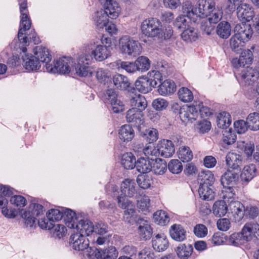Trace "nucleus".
<instances>
[{
	"instance_id": "1",
	"label": "nucleus",
	"mask_w": 259,
	"mask_h": 259,
	"mask_svg": "<svg viewBox=\"0 0 259 259\" xmlns=\"http://www.w3.org/2000/svg\"><path fill=\"white\" fill-rule=\"evenodd\" d=\"M20 10L21 13V21L20 28L18 33V38L20 43L27 46L29 43V36H23L25 32L29 30L31 25V21L28 17L27 3L25 1L20 4Z\"/></svg>"
},
{
	"instance_id": "2",
	"label": "nucleus",
	"mask_w": 259,
	"mask_h": 259,
	"mask_svg": "<svg viewBox=\"0 0 259 259\" xmlns=\"http://www.w3.org/2000/svg\"><path fill=\"white\" fill-rule=\"evenodd\" d=\"M161 22L156 18H149L144 20L141 25V29L143 34L150 37H161Z\"/></svg>"
},
{
	"instance_id": "3",
	"label": "nucleus",
	"mask_w": 259,
	"mask_h": 259,
	"mask_svg": "<svg viewBox=\"0 0 259 259\" xmlns=\"http://www.w3.org/2000/svg\"><path fill=\"white\" fill-rule=\"evenodd\" d=\"M119 48L122 54L135 56L139 53L140 44L130 36L124 35L119 40Z\"/></svg>"
},
{
	"instance_id": "4",
	"label": "nucleus",
	"mask_w": 259,
	"mask_h": 259,
	"mask_svg": "<svg viewBox=\"0 0 259 259\" xmlns=\"http://www.w3.org/2000/svg\"><path fill=\"white\" fill-rule=\"evenodd\" d=\"M44 206L39 204L32 203L27 211L22 210L21 216L26 227H32L35 223L36 218L43 213Z\"/></svg>"
},
{
	"instance_id": "5",
	"label": "nucleus",
	"mask_w": 259,
	"mask_h": 259,
	"mask_svg": "<svg viewBox=\"0 0 259 259\" xmlns=\"http://www.w3.org/2000/svg\"><path fill=\"white\" fill-rule=\"evenodd\" d=\"M71 58L63 57L56 60L54 65H47L46 71L50 73L60 74L68 73L70 71V65L72 63Z\"/></svg>"
},
{
	"instance_id": "6",
	"label": "nucleus",
	"mask_w": 259,
	"mask_h": 259,
	"mask_svg": "<svg viewBox=\"0 0 259 259\" xmlns=\"http://www.w3.org/2000/svg\"><path fill=\"white\" fill-rule=\"evenodd\" d=\"M236 77L242 85L247 86L253 84L258 78V73L252 67H247L243 69Z\"/></svg>"
},
{
	"instance_id": "7",
	"label": "nucleus",
	"mask_w": 259,
	"mask_h": 259,
	"mask_svg": "<svg viewBox=\"0 0 259 259\" xmlns=\"http://www.w3.org/2000/svg\"><path fill=\"white\" fill-rule=\"evenodd\" d=\"M214 7L213 0H199L197 7L194 8L195 15L201 18L207 17Z\"/></svg>"
},
{
	"instance_id": "8",
	"label": "nucleus",
	"mask_w": 259,
	"mask_h": 259,
	"mask_svg": "<svg viewBox=\"0 0 259 259\" xmlns=\"http://www.w3.org/2000/svg\"><path fill=\"white\" fill-rule=\"evenodd\" d=\"M69 240L70 245L76 250L82 251L89 247V240L82 234L74 233L71 235Z\"/></svg>"
},
{
	"instance_id": "9",
	"label": "nucleus",
	"mask_w": 259,
	"mask_h": 259,
	"mask_svg": "<svg viewBox=\"0 0 259 259\" xmlns=\"http://www.w3.org/2000/svg\"><path fill=\"white\" fill-rule=\"evenodd\" d=\"M92 58L89 54L80 55L75 66L76 73L81 76H86L89 73V65L91 63Z\"/></svg>"
},
{
	"instance_id": "10",
	"label": "nucleus",
	"mask_w": 259,
	"mask_h": 259,
	"mask_svg": "<svg viewBox=\"0 0 259 259\" xmlns=\"http://www.w3.org/2000/svg\"><path fill=\"white\" fill-rule=\"evenodd\" d=\"M126 119L127 122L131 123L132 125L139 130L144 122L143 112L136 108H131L127 111Z\"/></svg>"
},
{
	"instance_id": "11",
	"label": "nucleus",
	"mask_w": 259,
	"mask_h": 259,
	"mask_svg": "<svg viewBox=\"0 0 259 259\" xmlns=\"http://www.w3.org/2000/svg\"><path fill=\"white\" fill-rule=\"evenodd\" d=\"M254 15L253 8L248 4H240L237 8V16L241 23L250 21Z\"/></svg>"
},
{
	"instance_id": "12",
	"label": "nucleus",
	"mask_w": 259,
	"mask_h": 259,
	"mask_svg": "<svg viewBox=\"0 0 259 259\" xmlns=\"http://www.w3.org/2000/svg\"><path fill=\"white\" fill-rule=\"evenodd\" d=\"M229 207L232 215V221L235 223L240 222L245 215L244 206L239 201H231L229 204Z\"/></svg>"
},
{
	"instance_id": "13",
	"label": "nucleus",
	"mask_w": 259,
	"mask_h": 259,
	"mask_svg": "<svg viewBox=\"0 0 259 259\" xmlns=\"http://www.w3.org/2000/svg\"><path fill=\"white\" fill-rule=\"evenodd\" d=\"M234 31L235 35L245 41H248L253 33L251 25L246 23L237 24L234 28Z\"/></svg>"
},
{
	"instance_id": "14",
	"label": "nucleus",
	"mask_w": 259,
	"mask_h": 259,
	"mask_svg": "<svg viewBox=\"0 0 259 259\" xmlns=\"http://www.w3.org/2000/svg\"><path fill=\"white\" fill-rule=\"evenodd\" d=\"M252 60L253 54L250 50H247L242 53L238 58H233L231 61V64L234 68H238L244 67L246 65L251 64Z\"/></svg>"
},
{
	"instance_id": "15",
	"label": "nucleus",
	"mask_w": 259,
	"mask_h": 259,
	"mask_svg": "<svg viewBox=\"0 0 259 259\" xmlns=\"http://www.w3.org/2000/svg\"><path fill=\"white\" fill-rule=\"evenodd\" d=\"M198 115V112L194 103L191 105L183 107L180 112L179 116L183 122H187L189 121L192 122L193 120H196Z\"/></svg>"
},
{
	"instance_id": "16",
	"label": "nucleus",
	"mask_w": 259,
	"mask_h": 259,
	"mask_svg": "<svg viewBox=\"0 0 259 259\" xmlns=\"http://www.w3.org/2000/svg\"><path fill=\"white\" fill-rule=\"evenodd\" d=\"M136 187V184L134 180L125 179L120 184V195L130 198L134 197L137 194Z\"/></svg>"
},
{
	"instance_id": "17",
	"label": "nucleus",
	"mask_w": 259,
	"mask_h": 259,
	"mask_svg": "<svg viewBox=\"0 0 259 259\" xmlns=\"http://www.w3.org/2000/svg\"><path fill=\"white\" fill-rule=\"evenodd\" d=\"M135 87L139 92L146 94L151 91L152 88L156 87V83L149 80V77L143 76L135 82Z\"/></svg>"
},
{
	"instance_id": "18",
	"label": "nucleus",
	"mask_w": 259,
	"mask_h": 259,
	"mask_svg": "<svg viewBox=\"0 0 259 259\" xmlns=\"http://www.w3.org/2000/svg\"><path fill=\"white\" fill-rule=\"evenodd\" d=\"M74 229H76V233L82 234L84 236H89L94 232V226L90 220L82 219L76 223Z\"/></svg>"
},
{
	"instance_id": "19",
	"label": "nucleus",
	"mask_w": 259,
	"mask_h": 259,
	"mask_svg": "<svg viewBox=\"0 0 259 259\" xmlns=\"http://www.w3.org/2000/svg\"><path fill=\"white\" fill-rule=\"evenodd\" d=\"M105 13L111 19H116L118 17L120 11L119 4L115 1H108L102 4Z\"/></svg>"
},
{
	"instance_id": "20",
	"label": "nucleus",
	"mask_w": 259,
	"mask_h": 259,
	"mask_svg": "<svg viewBox=\"0 0 259 259\" xmlns=\"http://www.w3.org/2000/svg\"><path fill=\"white\" fill-rule=\"evenodd\" d=\"M158 153L164 157L172 156L175 153V148L172 142L168 140L163 139L160 141L158 146Z\"/></svg>"
},
{
	"instance_id": "21",
	"label": "nucleus",
	"mask_w": 259,
	"mask_h": 259,
	"mask_svg": "<svg viewBox=\"0 0 259 259\" xmlns=\"http://www.w3.org/2000/svg\"><path fill=\"white\" fill-rule=\"evenodd\" d=\"M34 53L39 62L45 63V67L47 69V65H50L49 62L52 60V56L49 50L42 46H37L34 49Z\"/></svg>"
},
{
	"instance_id": "22",
	"label": "nucleus",
	"mask_w": 259,
	"mask_h": 259,
	"mask_svg": "<svg viewBox=\"0 0 259 259\" xmlns=\"http://www.w3.org/2000/svg\"><path fill=\"white\" fill-rule=\"evenodd\" d=\"M136 198L138 207L142 212L148 211L150 206V200L149 197L145 193V192L141 190H137Z\"/></svg>"
},
{
	"instance_id": "23",
	"label": "nucleus",
	"mask_w": 259,
	"mask_h": 259,
	"mask_svg": "<svg viewBox=\"0 0 259 259\" xmlns=\"http://www.w3.org/2000/svg\"><path fill=\"white\" fill-rule=\"evenodd\" d=\"M111 50V46L98 45L92 52V55L96 60L102 61L110 56Z\"/></svg>"
},
{
	"instance_id": "24",
	"label": "nucleus",
	"mask_w": 259,
	"mask_h": 259,
	"mask_svg": "<svg viewBox=\"0 0 259 259\" xmlns=\"http://www.w3.org/2000/svg\"><path fill=\"white\" fill-rule=\"evenodd\" d=\"M153 248L158 251H162L167 249L168 246V241L164 234H157L152 239Z\"/></svg>"
},
{
	"instance_id": "25",
	"label": "nucleus",
	"mask_w": 259,
	"mask_h": 259,
	"mask_svg": "<svg viewBox=\"0 0 259 259\" xmlns=\"http://www.w3.org/2000/svg\"><path fill=\"white\" fill-rule=\"evenodd\" d=\"M226 164L233 169H238L242 164L241 156L233 152H229L226 157Z\"/></svg>"
},
{
	"instance_id": "26",
	"label": "nucleus",
	"mask_w": 259,
	"mask_h": 259,
	"mask_svg": "<svg viewBox=\"0 0 259 259\" xmlns=\"http://www.w3.org/2000/svg\"><path fill=\"white\" fill-rule=\"evenodd\" d=\"M175 251L180 259H188L192 254L193 247L189 243H182L179 244Z\"/></svg>"
},
{
	"instance_id": "27",
	"label": "nucleus",
	"mask_w": 259,
	"mask_h": 259,
	"mask_svg": "<svg viewBox=\"0 0 259 259\" xmlns=\"http://www.w3.org/2000/svg\"><path fill=\"white\" fill-rule=\"evenodd\" d=\"M176 90L175 82L170 79H166L158 85V92L160 95L167 96L171 95Z\"/></svg>"
},
{
	"instance_id": "28",
	"label": "nucleus",
	"mask_w": 259,
	"mask_h": 259,
	"mask_svg": "<svg viewBox=\"0 0 259 259\" xmlns=\"http://www.w3.org/2000/svg\"><path fill=\"white\" fill-rule=\"evenodd\" d=\"M171 237L177 241L181 242L186 238V231L180 225L174 224L169 230Z\"/></svg>"
},
{
	"instance_id": "29",
	"label": "nucleus",
	"mask_w": 259,
	"mask_h": 259,
	"mask_svg": "<svg viewBox=\"0 0 259 259\" xmlns=\"http://www.w3.org/2000/svg\"><path fill=\"white\" fill-rule=\"evenodd\" d=\"M130 104L132 108H136L139 111L143 112L147 106V102L145 98L140 94L135 95L130 99Z\"/></svg>"
},
{
	"instance_id": "30",
	"label": "nucleus",
	"mask_w": 259,
	"mask_h": 259,
	"mask_svg": "<svg viewBox=\"0 0 259 259\" xmlns=\"http://www.w3.org/2000/svg\"><path fill=\"white\" fill-rule=\"evenodd\" d=\"M22 58L26 69L30 71H35L40 68V62L35 56H29L28 54H25V56H22Z\"/></svg>"
},
{
	"instance_id": "31",
	"label": "nucleus",
	"mask_w": 259,
	"mask_h": 259,
	"mask_svg": "<svg viewBox=\"0 0 259 259\" xmlns=\"http://www.w3.org/2000/svg\"><path fill=\"white\" fill-rule=\"evenodd\" d=\"M152 159L150 160L148 158L141 157L138 159L135 167L140 173H148L152 169Z\"/></svg>"
},
{
	"instance_id": "32",
	"label": "nucleus",
	"mask_w": 259,
	"mask_h": 259,
	"mask_svg": "<svg viewBox=\"0 0 259 259\" xmlns=\"http://www.w3.org/2000/svg\"><path fill=\"white\" fill-rule=\"evenodd\" d=\"M135 136V132L132 127L128 124L122 125L119 130L120 139L124 142L131 141Z\"/></svg>"
},
{
	"instance_id": "33",
	"label": "nucleus",
	"mask_w": 259,
	"mask_h": 259,
	"mask_svg": "<svg viewBox=\"0 0 259 259\" xmlns=\"http://www.w3.org/2000/svg\"><path fill=\"white\" fill-rule=\"evenodd\" d=\"M152 169L151 171L156 175H162L164 174L167 169V165L165 160L160 158H156L152 160Z\"/></svg>"
},
{
	"instance_id": "34",
	"label": "nucleus",
	"mask_w": 259,
	"mask_h": 259,
	"mask_svg": "<svg viewBox=\"0 0 259 259\" xmlns=\"http://www.w3.org/2000/svg\"><path fill=\"white\" fill-rule=\"evenodd\" d=\"M239 179L237 173L233 170H227L221 177V183L225 186V185H235Z\"/></svg>"
},
{
	"instance_id": "35",
	"label": "nucleus",
	"mask_w": 259,
	"mask_h": 259,
	"mask_svg": "<svg viewBox=\"0 0 259 259\" xmlns=\"http://www.w3.org/2000/svg\"><path fill=\"white\" fill-rule=\"evenodd\" d=\"M198 181L200 185L204 184L212 186L214 182V177L211 171L203 170L199 174Z\"/></svg>"
},
{
	"instance_id": "36",
	"label": "nucleus",
	"mask_w": 259,
	"mask_h": 259,
	"mask_svg": "<svg viewBox=\"0 0 259 259\" xmlns=\"http://www.w3.org/2000/svg\"><path fill=\"white\" fill-rule=\"evenodd\" d=\"M211 187L204 184L199 185L198 193L200 197L203 200L210 201L214 199V192Z\"/></svg>"
},
{
	"instance_id": "37",
	"label": "nucleus",
	"mask_w": 259,
	"mask_h": 259,
	"mask_svg": "<svg viewBox=\"0 0 259 259\" xmlns=\"http://www.w3.org/2000/svg\"><path fill=\"white\" fill-rule=\"evenodd\" d=\"M113 82L115 87L120 90H125L130 86L128 78L121 74H116L113 77Z\"/></svg>"
},
{
	"instance_id": "38",
	"label": "nucleus",
	"mask_w": 259,
	"mask_h": 259,
	"mask_svg": "<svg viewBox=\"0 0 259 259\" xmlns=\"http://www.w3.org/2000/svg\"><path fill=\"white\" fill-rule=\"evenodd\" d=\"M228 207L224 200H219L215 202L212 207V212L217 217H224L227 212Z\"/></svg>"
},
{
	"instance_id": "39",
	"label": "nucleus",
	"mask_w": 259,
	"mask_h": 259,
	"mask_svg": "<svg viewBox=\"0 0 259 259\" xmlns=\"http://www.w3.org/2000/svg\"><path fill=\"white\" fill-rule=\"evenodd\" d=\"M136 158L131 152H127L122 155L121 159V164L125 169H133L135 167Z\"/></svg>"
},
{
	"instance_id": "40",
	"label": "nucleus",
	"mask_w": 259,
	"mask_h": 259,
	"mask_svg": "<svg viewBox=\"0 0 259 259\" xmlns=\"http://www.w3.org/2000/svg\"><path fill=\"white\" fill-rule=\"evenodd\" d=\"M255 172L256 168L254 165L250 164L245 166L240 175L242 181L248 182L254 177Z\"/></svg>"
},
{
	"instance_id": "41",
	"label": "nucleus",
	"mask_w": 259,
	"mask_h": 259,
	"mask_svg": "<svg viewBox=\"0 0 259 259\" xmlns=\"http://www.w3.org/2000/svg\"><path fill=\"white\" fill-rule=\"evenodd\" d=\"M138 230L140 237L145 240L149 239L152 236V229L146 221H142Z\"/></svg>"
},
{
	"instance_id": "42",
	"label": "nucleus",
	"mask_w": 259,
	"mask_h": 259,
	"mask_svg": "<svg viewBox=\"0 0 259 259\" xmlns=\"http://www.w3.org/2000/svg\"><path fill=\"white\" fill-rule=\"evenodd\" d=\"M231 31L230 25L226 21L222 22L218 25L217 33L221 38H228L231 34Z\"/></svg>"
},
{
	"instance_id": "43",
	"label": "nucleus",
	"mask_w": 259,
	"mask_h": 259,
	"mask_svg": "<svg viewBox=\"0 0 259 259\" xmlns=\"http://www.w3.org/2000/svg\"><path fill=\"white\" fill-rule=\"evenodd\" d=\"M109 18L108 15L103 10H101L96 13L94 21L98 27L102 28L108 23Z\"/></svg>"
},
{
	"instance_id": "44",
	"label": "nucleus",
	"mask_w": 259,
	"mask_h": 259,
	"mask_svg": "<svg viewBox=\"0 0 259 259\" xmlns=\"http://www.w3.org/2000/svg\"><path fill=\"white\" fill-rule=\"evenodd\" d=\"M63 217L66 224L69 228H74L76 222L75 213L70 209H66L63 211Z\"/></svg>"
},
{
	"instance_id": "45",
	"label": "nucleus",
	"mask_w": 259,
	"mask_h": 259,
	"mask_svg": "<svg viewBox=\"0 0 259 259\" xmlns=\"http://www.w3.org/2000/svg\"><path fill=\"white\" fill-rule=\"evenodd\" d=\"M179 99L184 103H188L193 101L194 98L192 91L187 88L182 87L178 92Z\"/></svg>"
},
{
	"instance_id": "46",
	"label": "nucleus",
	"mask_w": 259,
	"mask_h": 259,
	"mask_svg": "<svg viewBox=\"0 0 259 259\" xmlns=\"http://www.w3.org/2000/svg\"><path fill=\"white\" fill-rule=\"evenodd\" d=\"M255 227H258L256 223H246L244 225L241 233L243 240L247 241L251 238L252 235H254Z\"/></svg>"
},
{
	"instance_id": "47",
	"label": "nucleus",
	"mask_w": 259,
	"mask_h": 259,
	"mask_svg": "<svg viewBox=\"0 0 259 259\" xmlns=\"http://www.w3.org/2000/svg\"><path fill=\"white\" fill-rule=\"evenodd\" d=\"M249 128L253 131H257L259 130V113L253 112L250 113L247 118Z\"/></svg>"
},
{
	"instance_id": "48",
	"label": "nucleus",
	"mask_w": 259,
	"mask_h": 259,
	"mask_svg": "<svg viewBox=\"0 0 259 259\" xmlns=\"http://www.w3.org/2000/svg\"><path fill=\"white\" fill-rule=\"evenodd\" d=\"M153 219L156 223L161 226H165L169 221V218L167 213L162 210L155 212Z\"/></svg>"
},
{
	"instance_id": "49",
	"label": "nucleus",
	"mask_w": 259,
	"mask_h": 259,
	"mask_svg": "<svg viewBox=\"0 0 259 259\" xmlns=\"http://www.w3.org/2000/svg\"><path fill=\"white\" fill-rule=\"evenodd\" d=\"M218 119V125L222 128H227L231 123L230 115L226 112L220 113Z\"/></svg>"
},
{
	"instance_id": "50",
	"label": "nucleus",
	"mask_w": 259,
	"mask_h": 259,
	"mask_svg": "<svg viewBox=\"0 0 259 259\" xmlns=\"http://www.w3.org/2000/svg\"><path fill=\"white\" fill-rule=\"evenodd\" d=\"M181 37L186 41L192 42L195 41L198 37L197 31L194 28L190 27L183 31Z\"/></svg>"
},
{
	"instance_id": "51",
	"label": "nucleus",
	"mask_w": 259,
	"mask_h": 259,
	"mask_svg": "<svg viewBox=\"0 0 259 259\" xmlns=\"http://www.w3.org/2000/svg\"><path fill=\"white\" fill-rule=\"evenodd\" d=\"M178 157L183 162H188L192 159L193 154L189 147H183L179 149Z\"/></svg>"
},
{
	"instance_id": "52",
	"label": "nucleus",
	"mask_w": 259,
	"mask_h": 259,
	"mask_svg": "<svg viewBox=\"0 0 259 259\" xmlns=\"http://www.w3.org/2000/svg\"><path fill=\"white\" fill-rule=\"evenodd\" d=\"M222 14L223 12L221 10L216 9L214 7V8L210 11V13L207 15V20L213 24H215L221 20L222 17Z\"/></svg>"
},
{
	"instance_id": "53",
	"label": "nucleus",
	"mask_w": 259,
	"mask_h": 259,
	"mask_svg": "<svg viewBox=\"0 0 259 259\" xmlns=\"http://www.w3.org/2000/svg\"><path fill=\"white\" fill-rule=\"evenodd\" d=\"M137 70L144 71L148 70L150 67V61L148 58L141 56L139 57L135 62Z\"/></svg>"
},
{
	"instance_id": "54",
	"label": "nucleus",
	"mask_w": 259,
	"mask_h": 259,
	"mask_svg": "<svg viewBox=\"0 0 259 259\" xmlns=\"http://www.w3.org/2000/svg\"><path fill=\"white\" fill-rule=\"evenodd\" d=\"M47 217L52 224L55 221H59L63 217V211L57 209H51L47 213Z\"/></svg>"
},
{
	"instance_id": "55",
	"label": "nucleus",
	"mask_w": 259,
	"mask_h": 259,
	"mask_svg": "<svg viewBox=\"0 0 259 259\" xmlns=\"http://www.w3.org/2000/svg\"><path fill=\"white\" fill-rule=\"evenodd\" d=\"M236 136L231 132L225 131L222 137V146L226 148L227 146L233 144L236 141Z\"/></svg>"
},
{
	"instance_id": "56",
	"label": "nucleus",
	"mask_w": 259,
	"mask_h": 259,
	"mask_svg": "<svg viewBox=\"0 0 259 259\" xmlns=\"http://www.w3.org/2000/svg\"><path fill=\"white\" fill-rule=\"evenodd\" d=\"M194 105L196 106L198 114H200L201 117L206 118L210 116L212 113L209 108L204 106L201 102H194Z\"/></svg>"
},
{
	"instance_id": "57",
	"label": "nucleus",
	"mask_w": 259,
	"mask_h": 259,
	"mask_svg": "<svg viewBox=\"0 0 259 259\" xmlns=\"http://www.w3.org/2000/svg\"><path fill=\"white\" fill-rule=\"evenodd\" d=\"M116 66L118 68L123 69L129 73H133L137 71V68L135 62L132 63L118 60L116 62Z\"/></svg>"
},
{
	"instance_id": "58",
	"label": "nucleus",
	"mask_w": 259,
	"mask_h": 259,
	"mask_svg": "<svg viewBox=\"0 0 259 259\" xmlns=\"http://www.w3.org/2000/svg\"><path fill=\"white\" fill-rule=\"evenodd\" d=\"M87 255L89 259H104L103 249H100L95 247L87 248Z\"/></svg>"
},
{
	"instance_id": "59",
	"label": "nucleus",
	"mask_w": 259,
	"mask_h": 259,
	"mask_svg": "<svg viewBox=\"0 0 259 259\" xmlns=\"http://www.w3.org/2000/svg\"><path fill=\"white\" fill-rule=\"evenodd\" d=\"M242 240H243V237L241 233H234L226 239V241L229 245L238 246L242 243Z\"/></svg>"
},
{
	"instance_id": "60",
	"label": "nucleus",
	"mask_w": 259,
	"mask_h": 259,
	"mask_svg": "<svg viewBox=\"0 0 259 259\" xmlns=\"http://www.w3.org/2000/svg\"><path fill=\"white\" fill-rule=\"evenodd\" d=\"M168 168L171 172L178 174L182 171L183 165L179 160L172 159L168 163Z\"/></svg>"
},
{
	"instance_id": "61",
	"label": "nucleus",
	"mask_w": 259,
	"mask_h": 259,
	"mask_svg": "<svg viewBox=\"0 0 259 259\" xmlns=\"http://www.w3.org/2000/svg\"><path fill=\"white\" fill-rule=\"evenodd\" d=\"M137 182L140 188L146 189L151 186L152 180L147 176L139 175L137 178Z\"/></svg>"
},
{
	"instance_id": "62",
	"label": "nucleus",
	"mask_w": 259,
	"mask_h": 259,
	"mask_svg": "<svg viewBox=\"0 0 259 259\" xmlns=\"http://www.w3.org/2000/svg\"><path fill=\"white\" fill-rule=\"evenodd\" d=\"M136 212L135 206L134 204L131 205L128 208L125 209L124 211L123 219L125 222L128 224H132L134 222V214Z\"/></svg>"
},
{
	"instance_id": "63",
	"label": "nucleus",
	"mask_w": 259,
	"mask_h": 259,
	"mask_svg": "<svg viewBox=\"0 0 259 259\" xmlns=\"http://www.w3.org/2000/svg\"><path fill=\"white\" fill-rule=\"evenodd\" d=\"M104 259H116L118 252L114 246H110L108 248L103 249Z\"/></svg>"
},
{
	"instance_id": "64",
	"label": "nucleus",
	"mask_w": 259,
	"mask_h": 259,
	"mask_svg": "<svg viewBox=\"0 0 259 259\" xmlns=\"http://www.w3.org/2000/svg\"><path fill=\"white\" fill-rule=\"evenodd\" d=\"M10 201L12 204L19 207H23L26 204V199L21 195L12 196Z\"/></svg>"
}]
</instances>
